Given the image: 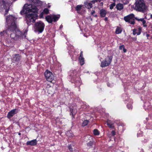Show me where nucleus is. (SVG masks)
I'll use <instances>...</instances> for the list:
<instances>
[{
  "label": "nucleus",
  "mask_w": 152,
  "mask_h": 152,
  "mask_svg": "<svg viewBox=\"0 0 152 152\" xmlns=\"http://www.w3.org/2000/svg\"><path fill=\"white\" fill-rule=\"evenodd\" d=\"M23 8L26 11L25 17L26 23L28 26H30L34 23L37 19L38 9L37 7L33 6L31 4H26Z\"/></svg>",
  "instance_id": "1"
},
{
  "label": "nucleus",
  "mask_w": 152,
  "mask_h": 152,
  "mask_svg": "<svg viewBox=\"0 0 152 152\" xmlns=\"http://www.w3.org/2000/svg\"><path fill=\"white\" fill-rule=\"evenodd\" d=\"M16 18L15 17L11 15L7 16L6 18V22L7 24L10 25L8 26V30H14L17 28V26L15 23Z\"/></svg>",
  "instance_id": "2"
},
{
  "label": "nucleus",
  "mask_w": 152,
  "mask_h": 152,
  "mask_svg": "<svg viewBox=\"0 0 152 152\" xmlns=\"http://www.w3.org/2000/svg\"><path fill=\"white\" fill-rule=\"evenodd\" d=\"M9 31H11L12 33L10 34V37L13 39L14 40H16L20 39L22 37V35H24L23 34H22L21 32L18 30L17 31H16V29L14 30H8V29L6 31H3V32H1V34L3 33H5L7 34H8V32Z\"/></svg>",
  "instance_id": "3"
},
{
  "label": "nucleus",
  "mask_w": 152,
  "mask_h": 152,
  "mask_svg": "<svg viewBox=\"0 0 152 152\" xmlns=\"http://www.w3.org/2000/svg\"><path fill=\"white\" fill-rule=\"evenodd\" d=\"M134 9L137 11L142 12L146 10V6L144 0H135Z\"/></svg>",
  "instance_id": "4"
},
{
  "label": "nucleus",
  "mask_w": 152,
  "mask_h": 152,
  "mask_svg": "<svg viewBox=\"0 0 152 152\" xmlns=\"http://www.w3.org/2000/svg\"><path fill=\"white\" fill-rule=\"evenodd\" d=\"M35 30L39 33H42L44 30L45 25L42 21L36 22L34 24Z\"/></svg>",
  "instance_id": "5"
},
{
  "label": "nucleus",
  "mask_w": 152,
  "mask_h": 152,
  "mask_svg": "<svg viewBox=\"0 0 152 152\" xmlns=\"http://www.w3.org/2000/svg\"><path fill=\"white\" fill-rule=\"evenodd\" d=\"M113 58V56H108L104 60L101 62L100 65L101 67L103 68L108 66L111 63Z\"/></svg>",
  "instance_id": "6"
},
{
  "label": "nucleus",
  "mask_w": 152,
  "mask_h": 152,
  "mask_svg": "<svg viewBox=\"0 0 152 152\" xmlns=\"http://www.w3.org/2000/svg\"><path fill=\"white\" fill-rule=\"evenodd\" d=\"M134 15L132 13L125 16L124 19L126 22L132 24L134 25L135 23Z\"/></svg>",
  "instance_id": "7"
},
{
  "label": "nucleus",
  "mask_w": 152,
  "mask_h": 152,
  "mask_svg": "<svg viewBox=\"0 0 152 152\" xmlns=\"http://www.w3.org/2000/svg\"><path fill=\"white\" fill-rule=\"evenodd\" d=\"M44 75L46 80L50 82L54 80V76L53 73L48 69L46 70L44 73Z\"/></svg>",
  "instance_id": "8"
},
{
  "label": "nucleus",
  "mask_w": 152,
  "mask_h": 152,
  "mask_svg": "<svg viewBox=\"0 0 152 152\" xmlns=\"http://www.w3.org/2000/svg\"><path fill=\"white\" fill-rule=\"evenodd\" d=\"M21 58V56L18 54H16L14 55L12 59L14 63L18 64L19 63Z\"/></svg>",
  "instance_id": "9"
},
{
  "label": "nucleus",
  "mask_w": 152,
  "mask_h": 152,
  "mask_svg": "<svg viewBox=\"0 0 152 152\" xmlns=\"http://www.w3.org/2000/svg\"><path fill=\"white\" fill-rule=\"evenodd\" d=\"M17 109H13L10 111L8 113L7 117L9 119H10L12 117H13L15 114L17 113L16 112Z\"/></svg>",
  "instance_id": "10"
},
{
  "label": "nucleus",
  "mask_w": 152,
  "mask_h": 152,
  "mask_svg": "<svg viewBox=\"0 0 152 152\" xmlns=\"http://www.w3.org/2000/svg\"><path fill=\"white\" fill-rule=\"evenodd\" d=\"M107 13V11L104 9H101L99 10V14L101 18L105 17Z\"/></svg>",
  "instance_id": "11"
},
{
  "label": "nucleus",
  "mask_w": 152,
  "mask_h": 152,
  "mask_svg": "<svg viewBox=\"0 0 152 152\" xmlns=\"http://www.w3.org/2000/svg\"><path fill=\"white\" fill-rule=\"evenodd\" d=\"M37 144V141L36 139H34L31 141H28L26 144L27 145H30L31 146H35Z\"/></svg>",
  "instance_id": "12"
},
{
  "label": "nucleus",
  "mask_w": 152,
  "mask_h": 152,
  "mask_svg": "<svg viewBox=\"0 0 152 152\" xmlns=\"http://www.w3.org/2000/svg\"><path fill=\"white\" fill-rule=\"evenodd\" d=\"M115 8L118 10L121 11L124 8V5L120 3H118L116 5Z\"/></svg>",
  "instance_id": "13"
},
{
  "label": "nucleus",
  "mask_w": 152,
  "mask_h": 152,
  "mask_svg": "<svg viewBox=\"0 0 152 152\" xmlns=\"http://www.w3.org/2000/svg\"><path fill=\"white\" fill-rule=\"evenodd\" d=\"M52 16L51 15H48L45 17L46 20L48 23H52L53 22Z\"/></svg>",
  "instance_id": "14"
},
{
  "label": "nucleus",
  "mask_w": 152,
  "mask_h": 152,
  "mask_svg": "<svg viewBox=\"0 0 152 152\" xmlns=\"http://www.w3.org/2000/svg\"><path fill=\"white\" fill-rule=\"evenodd\" d=\"M52 17L53 21L56 22L58 20L60 17V15H53Z\"/></svg>",
  "instance_id": "15"
},
{
  "label": "nucleus",
  "mask_w": 152,
  "mask_h": 152,
  "mask_svg": "<svg viewBox=\"0 0 152 152\" xmlns=\"http://www.w3.org/2000/svg\"><path fill=\"white\" fill-rule=\"evenodd\" d=\"M84 6L85 7L88 9L91 8L93 7L92 4L91 2H87L84 3Z\"/></svg>",
  "instance_id": "16"
},
{
  "label": "nucleus",
  "mask_w": 152,
  "mask_h": 152,
  "mask_svg": "<svg viewBox=\"0 0 152 152\" xmlns=\"http://www.w3.org/2000/svg\"><path fill=\"white\" fill-rule=\"evenodd\" d=\"M47 92L49 94H52L54 91V89L53 87L50 86L49 87H47Z\"/></svg>",
  "instance_id": "17"
},
{
  "label": "nucleus",
  "mask_w": 152,
  "mask_h": 152,
  "mask_svg": "<svg viewBox=\"0 0 152 152\" xmlns=\"http://www.w3.org/2000/svg\"><path fill=\"white\" fill-rule=\"evenodd\" d=\"M70 115H72V119H73L75 118V115L76 114V112H75V110L73 109H70Z\"/></svg>",
  "instance_id": "18"
},
{
  "label": "nucleus",
  "mask_w": 152,
  "mask_h": 152,
  "mask_svg": "<svg viewBox=\"0 0 152 152\" xmlns=\"http://www.w3.org/2000/svg\"><path fill=\"white\" fill-rule=\"evenodd\" d=\"M90 141L87 143V145L90 147H92L94 145H95V142L93 140Z\"/></svg>",
  "instance_id": "19"
},
{
  "label": "nucleus",
  "mask_w": 152,
  "mask_h": 152,
  "mask_svg": "<svg viewBox=\"0 0 152 152\" xmlns=\"http://www.w3.org/2000/svg\"><path fill=\"white\" fill-rule=\"evenodd\" d=\"M78 59L80 65L81 66H82L85 63L84 58H79Z\"/></svg>",
  "instance_id": "20"
},
{
  "label": "nucleus",
  "mask_w": 152,
  "mask_h": 152,
  "mask_svg": "<svg viewBox=\"0 0 152 152\" xmlns=\"http://www.w3.org/2000/svg\"><path fill=\"white\" fill-rule=\"evenodd\" d=\"M93 134L94 135H98L99 134V132L97 129H95L93 130Z\"/></svg>",
  "instance_id": "21"
},
{
  "label": "nucleus",
  "mask_w": 152,
  "mask_h": 152,
  "mask_svg": "<svg viewBox=\"0 0 152 152\" xmlns=\"http://www.w3.org/2000/svg\"><path fill=\"white\" fill-rule=\"evenodd\" d=\"M122 31L121 29L119 28V27H117L116 28L115 30V33L117 34H119L121 33Z\"/></svg>",
  "instance_id": "22"
},
{
  "label": "nucleus",
  "mask_w": 152,
  "mask_h": 152,
  "mask_svg": "<svg viewBox=\"0 0 152 152\" xmlns=\"http://www.w3.org/2000/svg\"><path fill=\"white\" fill-rule=\"evenodd\" d=\"M66 134L67 136L69 137H72L74 136L73 134L70 131L67 132Z\"/></svg>",
  "instance_id": "23"
},
{
  "label": "nucleus",
  "mask_w": 152,
  "mask_h": 152,
  "mask_svg": "<svg viewBox=\"0 0 152 152\" xmlns=\"http://www.w3.org/2000/svg\"><path fill=\"white\" fill-rule=\"evenodd\" d=\"M89 122V121L88 120H84L82 124V126H85L88 125Z\"/></svg>",
  "instance_id": "24"
},
{
  "label": "nucleus",
  "mask_w": 152,
  "mask_h": 152,
  "mask_svg": "<svg viewBox=\"0 0 152 152\" xmlns=\"http://www.w3.org/2000/svg\"><path fill=\"white\" fill-rule=\"evenodd\" d=\"M49 10L47 8H45L44 9L42 12L44 14H48L49 13Z\"/></svg>",
  "instance_id": "25"
},
{
  "label": "nucleus",
  "mask_w": 152,
  "mask_h": 152,
  "mask_svg": "<svg viewBox=\"0 0 152 152\" xmlns=\"http://www.w3.org/2000/svg\"><path fill=\"white\" fill-rule=\"evenodd\" d=\"M88 139H89V140H90L91 139H92V137H91L89 135H87L85 136L84 139L85 140V141H87V140Z\"/></svg>",
  "instance_id": "26"
},
{
  "label": "nucleus",
  "mask_w": 152,
  "mask_h": 152,
  "mask_svg": "<svg viewBox=\"0 0 152 152\" xmlns=\"http://www.w3.org/2000/svg\"><path fill=\"white\" fill-rule=\"evenodd\" d=\"M82 6L81 5H78L75 7V10L77 11H80L82 8Z\"/></svg>",
  "instance_id": "27"
},
{
  "label": "nucleus",
  "mask_w": 152,
  "mask_h": 152,
  "mask_svg": "<svg viewBox=\"0 0 152 152\" xmlns=\"http://www.w3.org/2000/svg\"><path fill=\"white\" fill-rule=\"evenodd\" d=\"M107 125H113L114 124V123L113 121H112L110 120H108L107 122Z\"/></svg>",
  "instance_id": "28"
},
{
  "label": "nucleus",
  "mask_w": 152,
  "mask_h": 152,
  "mask_svg": "<svg viewBox=\"0 0 152 152\" xmlns=\"http://www.w3.org/2000/svg\"><path fill=\"white\" fill-rule=\"evenodd\" d=\"M115 6V2L113 3L110 5V9L111 10L113 9L114 7Z\"/></svg>",
  "instance_id": "29"
},
{
  "label": "nucleus",
  "mask_w": 152,
  "mask_h": 152,
  "mask_svg": "<svg viewBox=\"0 0 152 152\" xmlns=\"http://www.w3.org/2000/svg\"><path fill=\"white\" fill-rule=\"evenodd\" d=\"M127 107L128 108L129 110H132V106L130 104H127Z\"/></svg>",
  "instance_id": "30"
},
{
  "label": "nucleus",
  "mask_w": 152,
  "mask_h": 152,
  "mask_svg": "<svg viewBox=\"0 0 152 152\" xmlns=\"http://www.w3.org/2000/svg\"><path fill=\"white\" fill-rule=\"evenodd\" d=\"M68 148L70 151L71 152H72L73 151V149L72 147V145L70 144L68 145Z\"/></svg>",
  "instance_id": "31"
},
{
  "label": "nucleus",
  "mask_w": 152,
  "mask_h": 152,
  "mask_svg": "<svg viewBox=\"0 0 152 152\" xmlns=\"http://www.w3.org/2000/svg\"><path fill=\"white\" fill-rule=\"evenodd\" d=\"M138 31L137 33V35H138L140 34L141 31H142V28L141 27H139L138 28Z\"/></svg>",
  "instance_id": "32"
},
{
  "label": "nucleus",
  "mask_w": 152,
  "mask_h": 152,
  "mask_svg": "<svg viewBox=\"0 0 152 152\" xmlns=\"http://www.w3.org/2000/svg\"><path fill=\"white\" fill-rule=\"evenodd\" d=\"M135 19L137 20L138 21H141V22H142V21L144 20V19L143 18H140V19H138L137 18V17H135Z\"/></svg>",
  "instance_id": "33"
},
{
  "label": "nucleus",
  "mask_w": 152,
  "mask_h": 152,
  "mask_svg": "<svg viewBox=\"0 0 152 152\" xmlns=\"http://www.w3.org/2000/svg\"><path fill=\"white\" fill-rule=\"evenodd\" d=\"M142 22L143 27H146L147 26V25L146 24V21L145 20H144Z\"/></svg>",
  "instance_id": "34"
},
{
  "label": "nucleus",
  "mask_w": 152,
  "mask_h": 152,
  "mask_svg": "<svg viewBox=\"0 0 152 152\" xmlns=\"http://www.w3.org/2000/svg\"><path fill=\"white\" fill-rule=\"evenodd\" d=\"M122 1L124 4H127L129 3L128 0H122Z\"/></svg>",
  "instance_id": "35"
},
{
  "label": "nucleus",
  "mask_w": 152,
  "mask_h": 152,
  "mask_svg": "<svg viewBox=\"0 0 152 152\" xmlns=\"http://www.w3.org/2000/svg\"><path fill=\"white\" fill-rule=\"evenodd\" d=\"M44 13L42 12L39 15V17L40 18H43Z\"/></svg>",
  "instance_id": "36"
},
{
  "label": "nucleus",
  "mask_w": 152,
  "mask_h": 152,
  "mask_svg": "<svg viewBox=\"0 0 152 152\" xmlns=\"http://www.w3.org/2000/svg\"><path fill=\"white\" fill-rule=\"evenodd\" d=\"M137 30L136 29H134L133 31V34L134 35H135L136 34H137V32H136Z\"/></svg>",
  "instance_id": "37"
},
{
  "label": "nucleus",
  "mask_w": 152,
  "mask_h": 152,
  "mask_svg": "<svg viewBox=\"0 0 152 152\" xmlns=\"http://www.w3.org/2000/svg\"><path fill=\"white\" fill-rule=\"evenodd\" d=\"M83 52L81 51L80 52V55L79 57V58H84L83 56Z\"/></svg>",
  "instance_id": "38"
},
{
  "label": "nucleus",
  "mask_w": 152,
  "mask_h": 152,
  "mask_svg": "<svg viewBox=\"0 0 152 152\" xmlns=\"http://www.w3.org/2000/svg\"><path fill=\"white\" fill-rule=\"evenodd\" d=\"M124 45H120L119 47V49L120 50H122L124 48Z\"/></svg>",
  "instance_id": "39"
},
{
  "label": "nucleus",
  "mask_w": 152,
  "mask_h": 152,
  "mask_svg": "<svg viewBox=\"0 0 152 152\" xmlns=\"http://www.w3.org/2000/svg\"><path fill=\"white\" fill-rule=\"evenodd\" d=\"M111 134L113 136H115L116 134V133H115V131H114V130L112 131L111 132Z\"/></svg>",
  "instance_id": "40"
},
{
  "label": "nucleus",
  "mask_w": 152,
  "mask_h": 152,
  "mask_svg": "<svg viewBox=\"0 0 152 152\" xmlns=\"http://www.w3.org/2000/svg\"><path fill=\"white\" fill-rule=\"evenodd\" d=\"M107 125L110 128L113 129L114 128V124L110 125Z\"/></svg>",
  "instance_id": "41"
},
{
  "label": "nucleus",
  "mask_w": 152,
  "mask_h": 152,
  "mask_svg": "<svg viewBox=\"0 0 152 152\" xmlns=\"http://www.w3.org/2000/svg\"><path fill=\"white\" fill-rule=\"evenodd\" d=\"M9 9H6V10H5V13L4 14V15L5 16H6V15H7V13L9 12Z\"/></svg>",
  "instance_id": "42"
},
{
  "label": "nucleus",
  "mask_w": 152,
  "mask_h": 152,
  "mask_svg": "<svg viewBox=\"0 0 152 152\" xmlns=\"http://www.w3.org/2000/svg\"><path fill=\"white\" fill-rule=\"evenodd\" d=\"M29 1L31 2H33L34 3L37 2V0H29Z\"/></svg>",
  "instance_id": "43"
},
{
  "label": "nucleus",
  "mask_w": 152,
  "mask_h": 152,
  "mask_svg": "<svg viewBox=\"0 0 152 152\" xmlns=\"http://www.w3.org/2000/svg\"><path fill=\"white\" fill-rule=\"evenodd\" d=\"M97 0H93L92 1H91V3H92L94 4L95 2H97Z\"/></svg>",
  "instance_id": "44"
},
{
  "label": "nucleus",
  "mask_w": 152,
  "mask_h": 152,
  "mask_svg": "<svg viewBox=\"0 0 152 152\" xmlns=\"http://www.w3.org/2000/svg\"><path fill=\"white\" fill-rule=\"evenodd\" d=\"M97 149H96V148L94 147V148L93 149V152H97Z\"/></svg>",
  "instance_id": "45"
},
{
  "label": "nucleus",
  "mask_w": 152,
  "mask_h": 152,
  "mask_svg": "<svg viewBox=\"0 0 152 152\" xmlns=\"http://www.w3.org/2000/svg\"><path fill=\"white\" fill-rule=\"evenodd\" d=\"M132 39L134 41H135L137 40V37H132Z\"/></svg>",
  "instance_id": "46"
},
{
  "label": "nucleus",
  "mask_w": 152,
  "mask_h": 152,
  "mask_svg": "<svg viewBox=\"0 0 152 152\" xmlns=\"http://www.w3.org/2000/svg\"><path fill=\"white\" fill-rule=\"evenodd\" d=\"M145 33L146 34V37H147V38L148 39V37L150 36V34H147L146 32Z\"/></svg>",
  "instance_id": "47"
},
{
  "label": "nucleus",
  "mask_w": 152,
  "mask_h": 152,
  "mask_svg": "<svg viewBox=\"0 0 152 152\" xmlns=\"http://www.w3.org/2000/svg\"><path fill=\"white\" fill-rule=\"evenodd\" d=\"M95 13V11L94 10H93L92 11V12H91V14L92 15H94V14Z\"/></svg>",
  "instance_id": "48"
},
{
  "label": "nucleus",
  "mask_w": 152,
  "mask_h": 152,
  "mask_svg": "<svg viewBox=\"0 0 152 152\" xmlns=\"http://www.w3.org/2000/svg\"><path fill=\"white\" fill-rule=\"evenodd\" d=\"M104 20L105 21H107L108 20V19L107 17H106L104 18Z\"/></svg>",
  "instance_id": "49"
},
{
  "label": "nucleus",
  "mask_w": 152,
  "mask_h": 152,
  "mask_svg": "<svg viewBox=\"0 0 152 152\" xmlns=\"http://www.w3.org/2000/svg\"><path fill=\"white\" fill-rule=\"evenodd\" d=\"M123 52H124V53H126V51H127V50L126 49H125V48L123 49Z\"/></svg>",
  "instance_id": "50"
},
{
  "label": "nucleus",
  "mask_w": 152,
  "mask_h": 152,
  "mask_svg": "<svg viewBox=\"0 0 152 152\" xmlns=\"http://www.w3.org/2000/svg\"><path fill=\"white\" fill-rule=\"evenodd\" d=\"M93 16L95 17H97V15H93Z\"/></svg>",
  "instance_id": "51"
},
{
  "label": "nucleus",
  "mask_w": 152,
  "mask_h": 152,
  "mask_svg": "<svg viewBox=\"0 0 152 152\" xmlns=\"http://www.w3.org/2000/svg\"><path fill=\"white\" fill-rule=\"evenodd\" d=\"M18 135H21V134L20 133H19L18 134Z\"/></svg>",
  "instance_id": "52"
},
{
  "label": "nucleus",
  "mask_w": 152,
  "mask_h": 152,
  "mask_svg": "<svg viewBox=\"0 0 152 152\" xmlns=\"http://www.w3.org/2000/svg\"><path fill=\"white\" fill-rule=\"evenodd\" d=\"M101 4H102V5H103V2H102V3H101Z\"/></svg>",
  "instance_id": "53"
},
{
  "label": "nucleus",
  "mask_w": 152,
  "mask_h": 152,
  "mask_svg": "<svg viewBox=\"0 0 152 152\" xmlns=\"http://www.w3.org/2000/svg\"><path fill=\"white\" fill-rule=\"evenodd\" d=\"M151 18H152V15H151Z\"/></svg>",
  "instance_id": "54"
},
{
  "label": "nucleus",
  "mask_w": 152,
  "mask_h": 152,
  "mask_svg": "<svg viewBox=\"0 0 152 152\" xmlns=\"http://www.w3.org/2000/svg\"><path fill=\"white\" fill-rule=\"evenodd\" d=\"M48 8H50V6H48Z\"/></svg>",
  "instance_id": "55"
},
{
  "label": "nucleus",
  "mask_w": 152,
  "mask_h": 152,
  "mask_svg": "<svg viewBox=\"0 0 152 152\" xmlns=\"http://www.w3.org/2000/svg\"><path fill=\"white\" fill-rule=\"evenodd\" d=\"M151 29L152 30V26H151Z\"/></svg>",
  "instance_id": "56"
}]
</instances>
